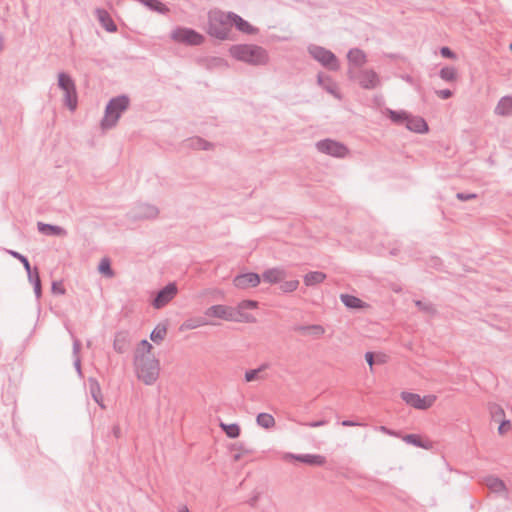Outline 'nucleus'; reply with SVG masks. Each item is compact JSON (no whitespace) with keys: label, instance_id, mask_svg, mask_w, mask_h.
Masks as SVG:
<instances>
[{"label":"nucleus","instance_id":"6e6552de","mask_svg":"<svg viewBox=\"0 0 512 512\" xmlns=\"http://www.w3.org/2000/svg\"><path fill=\"white\" fill-rule=\"evenodd\" d=\"M204 314L207 317L234 322H239L244 317L243 313H240V311H237L235 308L222 304L210 306L205 310Z\"/></svg>","mask_w":512,"mask_h":512},{"label":"nucleus","instance_id":"6ab92c4d","mask_svg":"<svg viewBox=\"0 0 512 512\" xmlns=\"http://www.w3.org/2000/svg\"><path fill=\"white\" fill-rule=\"evenodd\" d=\"M37 229L38 231L46 236H59V237H66L67 231L58 225L48 224L44 222H38L37 223Z\"/></svg>","mask_w":512,"mask_h":512},{"label":"nucleus","instance_id":"72a5a7b5","mask_svg":"<svg viewBox=\"0 0 512 512\" xmlns=\"http://www.w3.org/2000/svg\"><path fill=\"white\" fill-rule=\"evenodd\" d=\"M220 427L225 432L227 437H229L231 439H235V438L239 437V435H240V431H241L240 426L236 423H231V424L221 423Z\"/></svg>","mask_w":512,"mask_h":512},{"label":"nucleus","instance_id":"9d476101","mask_svg":"<svg viewBox=\"0 0 512 512\" xmlns=\"http://www.w3.org/2000/svg\"><path fill=\"white\" fill-rule=\"evenodd\" d=\"M401 399L409 406L419 409L426 410L430 408L436 400L434 395H428L421 397L419 394L403 391L401 392Z\"/></svg>","mask_w":512,"mask_h":512},{"label":"nucleus","instance_id":"bb28decb","mask_svg":"<svg viewBox=\"0 0 512 512\" xmlns=\"http://www.w3.org/2000/svg\"><path fill=\"white\" fill-rule=\"evenodd\" d=\"M27 276L28 281L33 285L36 298H40L42 295V287L38 268L35 267L34 269H30V271H27Z\"/></svg>","mask_w":512,"mask_h":512},{"label":"nucleus","instance_id":"13d9d810","mask_svg":"<svg viewBox=\"0 0 512 512\" xmlns=\"http://www.w3.org/2000/svg\"><path fill=\"white\" fill-rule=\"evenodd\" d=\"M365 360L368 363V365L370 367V370L372 371L373 370V365H374V353L370 352V351L366 352L365 353Z\"/></svg>","mask_w":512,"mask_h":512},{"label":"nucleus","instance_id":"473e14b6","mask_svg":"<svg viewBox=\"0 0 512 512\" xmlns=\"http://www.w3.org/2000/svg\"><path fill=\"white\" fill-rule=\"evenodd\" d=\"M185 142L188 147L199 150H209L210 147L212 146L211 143L207 142L206 140L200 137H192L187 139Z\"/></svg>","mask_w":512,"mask_h":512},{"label":"nucleus","instance_id":"f257e3e1","mask_svg":"<svg viewBox=\"0 0 512 512\" xmlns=\"http://www.w3.org/2000/svg\"><path fill=\"white\" fill-rule=\"evenodd\" d=\"M229 53L234 59L252 66H262L269 62L267 50L255 44L232 45Z\"/></svg>","mask_w":512,"mask_h":512},{"label":"nucleus","instance_id":"09e8293b","mask_svg":"<svg viewBox=\"0 0 512 512\" xmlns=\"http://www.w3.org/2000/svg\"><path fill=\"white\" fill-rule=\"evenodd\" d=\"M51 290H52V293L56 294V295H63L66 292L62 282H60V281H53Z\"/></svg>","mask_w":512,"mask_h":512},{"label":"nucleus","instance_id":"c03bdc74","mask_svg":"<svg viewBox=\"0 0 512 512\" xmlns=\"http://www.w3.org/2000/svg\"><path fill=\"white\" fill-rule=\"evenodd\" d=\"M280 284H281L280 289L282 292L290 293V292L295 291L298 288L299 281L298 280H288V281L283 280V282H280Z\"/></svg>","mask_w":512,"mask_h":512},{"label":"nucleus","instance_id":"39448f33","mask_svg":"<svg viewBox=\"0 0 512 512\" xmlns=\"http://www.w3.org/2000/svg\"><path fill=\"white\" fill-rule=\"evenodd\" d=\"M58 87L64 92V105L67 106L70 111H75L78 105V96L76 85L72 77L65 72H60L58 74Z\"/></svg>","mask_w":512,"mask_h":512},{"label":"nucleus","instance_id":"49530a36","mask_svg":"<svg viewBox=\"0 0 512 512\" xmlns=\"http://www.w3.org/2000/svg\"><path fill=\"white\" fill-rule=\"evenodd\" d=\"M152 349H153V346L151 345V343H149L146 339H144V340L140 341L136 352H139V354L152 355L151 354Z\"/></svg>","mask_w":512,"mask_h":512},{"label":"nucleus","instance_id":"4c0bfd02","mask_svg":"<svg viewBox=\"0 0 512 512\" xmlns=\"http://www.w3.org/2000/svg\"><path fill=\"white\" fill-rule=\"evenodd\" d=\"M89 389L93 399L99 403L102 400L101 388L98 381L94 378H89Z\"/></svg>","mask_w":512,"mask_h":512},{"label":"nucleus","instance_id":"cd10ccee","mask_svg":"<svg viewBox=\"0 0 512 512\" xmlns=\"http://www.w3.org/2000/svg\"><path fill=\"white\" fill-rule=\"evenodd\" d=\"M340 300L349 309H362L366 306L360 298L350 294H341Z\"/></svg>","mask_w":512,"mask_h":512},{"label":"nucleus","instance_id":"e2e57ef3","mask_svg":"<svg viewBox=\"0 0 512 512\" xmlns=\"http://www.w3.org/2000/svg\"><path fill=\"white\" fill-rule=\"evenodd\" d=\"M403 79H404L407 83H409V84H413V83H414V79H413V77H412V76H410V75H405V76H403Z\"/></svg>","mask_w":512,"mask_h":512},{"label":"nucleus","instance_id":"c9c22d12","mask_svg":"<svg viewBox=\"0 0 512 512\" xmlns=\"http://www.w3.org/2000/svg\"><path fill=\"white\" fill-rule=\"evenodd\" d=\"M415 306L425 314L433 316L437 313V310L433 303L429 301L415 300Z\"/></svg>","mask_w":512,"mask_h":512},{"label":"nucleus","instance_id":"9b49d317","mask_svg":"<svg viewBox=\"0 0 512 512\" xmlns=\"http://www.w3.org/2000/svg\"><path fill=\"white\" fill-rule=\"evenodd\" d=\"M178 288L176 283L170 282L161 288L152 301V306L155 309H161L166 306L176 295Z\"/></svg>","mask_w":512,"mask_h":512},{"label":"nucleus","instance_id":"338daca9","mask_svg":"<svg viewBox=\"0 0 512 512\" xmlns=\"http://www.w3.org/2000/svg\"><path fill=\"white\" fill-rule=\"evenodd\" d=\"M3 43H4V37H3L2 33L0 32V52L3 49Z\"/></svg>","mask_w":512,"mask_h":512},{"label":"nucleus","instance_id":"603ef678","mask_svg":"<svg viewBox=\"0 0 512 512\" xmlns=\"http://www.w3.org/2000/svg\"><path fill=\"white\" fill-rule=\"evenodd\" d=\"M456 198L460 201H468L477 198L475 193L458 192Z\"/></svg>","mask_w":512,"mask_h":512},{"label":"nucleus","instance_id":"f03ea898","mask_svg":"<svg viewBox=\"0 0 512 512\" xmlns=\"http://www.w3.org/2000/svg\"><path fill=\"white\" fill-rule=\"evenodd\" d=\"M134 367L137 378L145 385H153L160 373V362L154 355L135 352Z\"/></svg>","mask_w":512,"mask_h":512},{"label":"nucleus","instance_id":"a211bd4d","mask_svg":"<svg viewBox=\"0 0 512 512\" xmlns=\"http://www.w3.org/2000/svg\"><path fill=\"white\" fill-rule=\"evenodd\" d=\"M286 271L282 268H271L267 269L262 274V279L264 282L270 283V284H276L283 282V280L286 279Z\"/></svg>","mask_w":512,"mask_h":512},{"label":"nucleus","instance_id":"79ce46f5","mask_svg":"<svg viewBox=\"0 0 512 512\" xmlns=\"http://www.w3.org/2000/svg\"><path fill=\"white\" fill-rule=\"evenodd\" d=\"M206 324L208 322L204 318L188 319L182 324L181 329H195Z\"/></svg>","mask_w":512,"mask_h":512},{"label":"nucleus","instance_id":"de8ad7c7","mask_svg":"<svg viewBox=\"0 0 512 512\" xmlns=\"http://www.w3.org/2000/svg\"><path fill=\"white\" fill-rule=\"evenodd\" d=\"M257 301H254V300H243L241 301L237 308H235L237 311H242V310H245V309H255L257 308Z\"/></svg>","mask_w":512,"mask_h":512},{"label":"nucleus","instance_id":"6e6d98bb","mask_svg":"<svg viewBox=\"0 0 512 512\" xmlns=\"http://www.w3.org/2000/svg\"><path fill=\"white\" fill-rule=\"evenodd\" d=\"M327 423H328L327 420L322 419V420L307 422L304 425L311 427V428H317V427L325 426Z\"/></svg>","mask_w":512,"mask_h":512},{"label":"nucleus","instance_id":"2f4dec72","mask_svg":"<svg viewBox=\"0 0 512 512\" xmlns=\"http://www.w3.org/2000/svg\"><path fill=\"white\" fill-rule=\"evenodd\" d=\"M256 423L262 428L269 429L275 426V419L269 413H259L256 417Z\"/></svg>","mask_w":512,"mask_h":512},{"label":"nucleus","instance_id":"ddd939ff","mask_svg":"<svg viewBox=\"0 0 512 512\" xmlns=\"http://www.w3.org/2000/svg\"><path fill=\"white\" fill-rule=\"evenodd\" d=\"M159 214V210L156 206L140 203L137 204L129 213V216L133 220L153 219Z\"/></svg>","mask_w":512,"mask_h":512},{"label":"nucleus","instance_id":"f704fd0d","mask_svg":"<svg viewBox=\"0 0 512 512\" xmlns=\"http://www.w3.org/2000/svg\"><path fill=\"white\" fill-rule=\"evenodd\" d=\"M167 334V327L165 325H157L150 334V339L154 343H160L164 340Z\"/></svg>","mask_w":512,"mask_h":512},{"label":"nucleus","instance_id":"e433bc0d","mask_svg":"<svg viewBox=\"0 0 512 512\" xmlns=\"http://www.w3.org/2000/svg\"><path fill=\"white\" fill-rule=\"evenodd\" d=\"M409 113L406 111H395V110H389V118L392 122L396 124L405 125L406 120L408 119Z\"/></svg>","mask_w":512,"mask_h":512},{"label":"nucleus","instance_id":"20e7f679","mask_svg":"<svg viewBox=\"0 0 512 512\" xmlns=\"http://www.w3.org/2000/svg\"><path fill=\"white\" fill-rule=\"evenodd\" d=\"M226 15L227 13L220 11L210 14L207 29L210 36L220 40L230 39L232 29L229 19L225 18Z\"/></svg>","mask_w":512,"mask_h":512},{"label":"nucleus","instance_id":"69168bd1","mask_svg":"<svg viewBox=\"0 0 512 512\" xmlns=\"http://www.w3.org/2000/svg\"><path fill=\"white\" fill-rule=\"evenodd\" d=\"M432 261H433V266L438 268V266L440 265V259L439 258H433Z\"/></svg>","mask_w":512,"mask_h":512},{"label":"nucleus","instance_id":"680f3d73","mask_svg":"<svg viewBox=\"0 0 512 512\" xmlns=\"http://www.w3.org/2000/svg\"><path fill=\"white\" fill-rule=\"evenodd\" d=\"M112 433L115 436V438H119L120 437V435H121V428L119 427V425H114L113 426Z\"/></svg>","mask_w":512,"mask_h":512},{"label":"nucleus","instance_id":"ea45409f","mask_svg":"<svg viewBox=\"0 0 512 512\" xmlns=\"http://www.w3.org/2000/svg\"><path fill=\"white\" fill-rule=\"evenodd\" d=\"M6 252L9 255H11L13 258L17 259L18 262H21L26 272L30 271V269H32L30 262L25 255L15 251V250H10V249H6Z\"/></svg>","mask_w":512,"mask_h":512},{"label":"nucleus","instance_id":"a18cd8bd","mask_svg":"<svg viewBox=\"0 0 512 512\" xmlns=\"http://www.w3.org/2000/svg\"><path fill=\"white\" fill-rule=\"evenodd\" d=\"M268 367V364H262L260 367H258L257 369H251V370H247L245 372V380L247 382H251V381H254L258 374L265 370L266 368Z\"/></svg>","mask_w":512,"mask_h":512},{"label":"nucleus","instance_id":"c85d7f7f","mask_svg":"<svg viewBox=\"0 0 512 512\" xmlns=\"http://www.w3.org/2000/svg\"><path fill=\"white\" fill-rule=\"evenodd\" d=\"M142 4L153 12L161 15H166L170 9L160 0H142Z\"/></svg>","mask_w":512,"mask_h":512},{"label":"nucleus","instance_id":"393cba45","mask_svg":"<svg viewBox=\"0 0 512 512\" xmlns=\"http://www.w3.org/2000/svg\"><path fill=\"white\" fill-rule=\"evenodd\" d=\"M347 59L351 66L362 67L367 62L365 52L360 48H352L347 53Z\"/></svg>","mask_w":512,"mask_h":512},{"label":"nucleus","instance_id":"37998d69","mask_svg":"<svg viewBox=\"0 0 512 512\" xmlns=\"http://www.w3.org/2000/svg\"><path fill=\"white\" fill-rule=\"evenodd\" d=\"M489 409L491 417L495 422H499L504 419L503 417L505 416V412L500 405L492 404Z\"/></svg>","mask_w":512,"mask_h":512},{"label":"nucleus","instance_id":"a19ab883","mask_svg":"<svg viewBox=\"0 0 512 512\" xmlns=\"http://www.w3.org/2000/svg\"><path fill=\"white\" fill-rule=\"evenodd\" d=\"M98 270L101 274L107 277H113L114 271L111 267L110 260L108 258H103L98 266Z\"/></svg>","mask_w":512,"mask_h":512},{"label":"nucleus","instance_id":"8fccbe9b","mask_svg":"<svg viewBox=\"0 0 512 512\" xmlns=\"http://www.w3.org/2000/svg\"><path fill=\"white\" fill-rule=\"evenodd\" d=\"M380 432L386 434V435H389V436H392V437H401V432L400 431H396V430H393V429H390L386 426H379L377 428Z\"/></svg>","mask_w":512,"mask_h":512},{"label":"nucleus","instance_id":"aec40b11","mask_svg":"<svg viewBox=\"0 0 512 512\" xmlns=\"http://www.w3.org/2000/svg\"><path fill=\"white\" fill-rule=\"evenodd\" d=\"M294 331L304 336H312L313 338H320L325 333L324 327L319 324L297 325L294 327Z\"/></svg>","mask_w":512,"mask_h":512},{"label":"nucleus","instance_id":"4be33fe9","mask_svg":"<svg viewBox=\"0 0 512 512\" xmlns=\"http://www.w3.org/2000/svg\"><path fill=\"white\" fill-rule=\"evenodd\" d=\"M485 483L490 491L502 494L505 499H508V490L503 480L495 476H489L486 478Z\"/></svg>","mask_w":512,"mask_h":512},{"label":"nucleus","instance_id":"b1692460","mask_svg":"<svg viewBox=\"0 0 512 512\" xmlns=\"http://www.w3.org/2000/svg\"><path fill=\"white\" fill-rule=\"evenodd\" d=\"M317 84L321 86L327 93L340 99V95L337 91V84L332 80L330 76H324L322 73H318Z\"/></svg>","mask_w":512,"mask_h":512},{"label":"nucleus","instance_id":"dca6fc26","mask_svg":"<svg viewBox=\"0 0 512 512\" xmlns=\"http://www.w3.org/2000/svg\"><path fill=\"white\" fill-rule=\"evenodd\" d=\"M283 458L285 460H296L310 466H323L326 463V458L319 454L286 453Z\"/></svg>","mask_w":512,"mask_h":512},{"label":"nucleus","instance_id":"58836bf2","mask_svg":"<svg viewBox=\"0 0 512 512\" xmlns=\"http://www.w3.org/2000/svg\"><path fill=\"white\" fill-rule=\"evenodd\" d=\"M439 76L442 80L451 82L456 79L457 72L454 67L446 66L440 70Z\"/></svg>","mask_w":512,"mask_h":512},{"label":"nucleus","instance_id":"c756f323","mask_svg":"<svg viewBox=\"0 0 512 512\" xmlns=\"http://www.w3.org/2000/svg\"><path fill=\"white\" fill-rule=\"evenodd\" d=\"M326 279V274L321 271H311L304 276L306 286H315Z\"/></svg>","mask_w":512,"mask_h":512},{"label":"nucleus","instance_id":"7c9ffc66","mask_svg":"<svg viewBox=\"0 0 512 512\" xmlns=\"http://www.w3.org/2000/svg\"><path fill=\"white\" fill-rule=\"evenodd\" d=\"M402 439L407 444H411L415 447L428 449L431 446L430 443L424 442L421 439V437L417 434H406V435L402 436Z\"/></svg>","mask_w":512,"mask_h":512},{"label":"nucleus","instance_id":"774afa93","mask_svg":"<svg viewBox=\"0 0 512 512\" xmlns=\"http://www.w3.org/2000/svg\"><path fill=\"white\" fill-rule=\"evenodd\" d=\"M178 512H190L187 506H182L179 508Z\"/></svg>","mask_w":512,"mask_h":512},{"label":"nucleus","instance_id":"5fc2aeb1","mask_svg":"<svg viewBox=\"0 0 512 512\" xmlns=\"http://www.w3.org/2000/svg\"><path fill=\"white\" fill-rule=\"evenodd\" d=\"M80 350H81V342L79 339L74 338L73 348H72V353H73L74 358L79 357Z\"/></svg>","mask_w":512,"mask_h":512},{"label":"nucleus","instance_id":"5701e85b","mask_svg":"<svg viewBox=\"0 0 512 512\" xmlns=\"http://www.w3.org/2000/svg\"><path fill=\"white\" fill-rule=\"evenodd\" d=\"M130 345V337L129 333L126 331H119L115 334V338L113 341L114 350L119 353H125Z\"/></svg>","mask_w":512,"mask_h":512},{"label":"nucleus","instance_id":"0e129e2a","mask_svg":"<svg viewBox=\"0 0 512 512\" xmlns=\"http://www.w3.org/2000/svg\"><path fill=\"white\" fill-rule=\"evenodd\" d=\"M258 500V496H254L252 497L250 500H249V505L250 506H255L256 505V502Z\"/></svg>","mask_w":512,"mask_h":512},{"label":"nucleus","instance_id":"423d86ee","mask_svg":"<svg viewBox=\"0 0 512 512\" xmlns=\"http://www.w3.org/2000/svg\"><path fill=\"white\" fill-rule=\"evenodd\" d=\"M308 53L310 56L319 62L324 68L330 70V71H337L340 68L339 60L336 57V55L326 49L325 47L316 45V44H310L307 47Z\"/></svg>","mask_w":512,"mask_h":512},{"label":"nucleus","instance_id":"052dcab7","mask_svg":"<svg viewBox=\"0 0 512 512\" xmlns=\"http://www.w3.org/2000/svg\"><path fill=\"white\" fill-rule=\"evenodd\" d=\"M341 425L345 426V427H352V426H361L362 424L359 422L352 421V420H343L341 422Z\"/></svg>","mask_w":512,"mask_h":512},{"label":"nucleus","instance_id":"412c9836","mask_svg":"<svg viewBox=\"0 0 512 512\" xmlns=\"http://www.w3.org/2000/svg\"><path fill=\"white\" fill-rule=\"evenodd\" d=\"M95 14H96V17L99 20L101 26L107 32L113 33V32L117 31V25L114 23L110 14L105 9L97 8L95 10Z\"/></svg>","mask_w":512,"mask_h":512},{"label":"nucleus","instance_id":"7ed1b4c3","mask_svg":"<svg viewBox=\"0 0 512 512\" xmlns=\"http://www.w3.org/2000/svg\"><path fill=\"white\" fill-rule=\"evenodd\" d=\"M129 105L130 99L125 94L111 98L105 107L104 117L101 120V127L103 129L113 128L117 124L122 113L128 109Z\"/></svg>","mask_w":512,"mask_h":512},{"label":"nucleus","instance_id":"0eeeda50","mask_svg":"<svg viewBox=\"0 0 512 512\" xmlns=\"http://www.w3.org/2000/svg\"><path fill=\"white\" fill-rule=\"evenodd\" d=\"M170 38L177 43L189 46H199L205 40L204 36L196 30L180 26L172 30Z\"/></svg>","mask_w":512,"mask_h":512},{"label":"nucleus","instance_id":"3c124183","mask_svg":"<svg viewBox=\"0 0 512 512\" xmlns=\"http://www.w3.org/2000/svg\"><path fill=\"white\" fill-rule=\"evenodd\" d=\"M499 423L500 424L498 427V433L500 435L505 434L511 428V423L509 420L503 419V420L499 421Z\"/></svg>","mask_w":512,"mask_h":512},{"label":"nucleus","instance_id":"bf43d9fd","mask_svg":"<svg viewBox=\"0 0 512 512\" xmlns=\"http://www.w3.org/2000/svg\"><path fill=\"white\" fill-rule=\"evenodd\" d=\"M73 365L77 371V373L81 376L82 375V369H81V360L80 357L74 358Z\"/></svg>","mask_w":512,"mask_h":512},{"label":"nucleus","instance_id":"1a4fd4ad","mask_svg":"<svg viewBox=\"0 0 512 512\" xmlns=\"http://www.w3.org/2000/svg\"><path fill=\"white\" fill-rule=\"evenodd\" d=\"M316 148L321 153L337 158H344L349 152L348 148L343 143L329 138L318 141Z\"/></svg>","mask_w":512,"mask_h":512},{"label":"nucleus","instance_id":"f3484780","mask_svg":"<svg viewBox=\"0 0 512 512\" xmlns=\"http://www.w3.org/2000/svg\"><path fill=\"white\" fill-rule=\"evenodd\" d=\"M405 127L412 132L423 134L429 130L428 124L424 118L420 116L408 115V119L405 122Z\"/></svg>","mask_w":512,"mask_h":512},{"label":"nucleus","instance_id":"2eb2a0df","mask_svg":"<svg viewBox=\"0 0 512 512\" xmlns=\"http://www.w3.org/2000/svg\"><path fill=\"white\" fill-rule=\"evenodd\" d=\"M261 282V276L255 272L243 273L235 276L233 285L238 289H248L257 287Z\"/></svg>","mask_w":512,"mask_h":512},{"label":"nucleus","instance_id":"a878e982","mask_svg":"<svg viewBox=\"0 0 512 512\" xmlns=\"http://www.w3.org/2000/svg\"><path fill=\"white\" fill-rule=\"evenodd\" d=\"M495 114L500 116L512 114V96H504L498 101L495 107Z\"/></svg>","mask_w":512,"mask_h":512},{"label":"nucleus","instance_id":"4d7b16f0","mask_svg":"<svg viewBox=\"0 0 512 512\" xmlns=\"http://www.w3.org/2000/svg\"><path fill=\"white\" fill-rule=\"evenodd\" d=\"M436 94L442 99H449L453 95L450 89L437 90Z\"/></svg>","mask_w":512,"mask_h":512},{"label":"nucleus","instance_id":"4468645a","mask_svg":"<svg viewBox=\"0 0 512 512\" xmlns=\"http://www.w3.org/2000/svg\"><path fill=\"white\" fill-rule=\"evenodd\" d=\"M225 18L229 19V23L231 24V28L235 26V28L247 35H255L258 33V28L251 25L248 21L243 19L241 16L234 12H228Z\"/></svg>","mask_w":512,"mask_h":512},{"label":"nucleus","instance_id":"864d4df0","mask_svg":"<svg viewBox=\"0 0 512 512\" xmlns=\"http://www.w3.org/2000/svg\"><path fill=\"white\" fill-rule=\"evenodd\" d=\"M440 54L442 57L449 59H455L457 57L456 54L447 46L440 48Z\"/></svg>","mask_w":512,"mask_h":512},{"label":"nucleus","instance_id":"f8f14e48","mask_svg":"<svg viewBox=\"0 0 512 512\" xmlns=\"http://www.w3.org/2000/svg\"><path fill=\"white\" fill-rule=\"evenodd\" d=\"M361 88L372 90L380 85L379 75L372 69H362L355 76Z\"/></svg>","mask_w":512,"mask_h":512}]
</instances>
